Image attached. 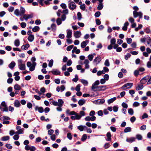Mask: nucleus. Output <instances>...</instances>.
<instances>
[{
	"label": "nucleus",
	"mask_w": 151,
	"mask_h": 151,
	"mask_svg": "<svg viewBox=\"0 0 151 151\" xmlns=\"http://www.w3.org/2000/svg\"><path fill=\"white\" fill-rule=\"evenodd\" d=\"M89 42L88 40H86L85 41H83L81 43V47L82 48H84L88 44Z\"/></svg>",
	"instance_id": "nucleus-14"
},
{
	"label": "nucleus",
	"mask_w": 151,
	"mask_h": 151,
	"mask_svg": "<svg viewBox=\"0 0 151 151\" xmlns=\"http://www.w3.org/2000/svg\"><path fill=\"white\" fill-rule=\"evenodd\" d=\"M14 106L17 107L20 106V104L19 101L18 100H15L14 102Z\"/></svg>",
	"instance_id": "nucleus-20"
},
{
	"label": "nucleus",
	"mask_w": 151,
	"mask_h": 151,
	"mask_svg": "<svg viewBox=\"0 0 151 151\" xmlns=\"http://www.w3.org/2000/svg\"><path fill=\"white\" fill-rule=\"evenodd\" d=\"M53 132L54 130H49L48 131V134L50 135H51L53 133Z\"/></svg>",
	"instance_id": "nucleus-63"
},
{
	"label": "nucleus",
	"mask_w": 151,
	"mask_h": 151,
	"mask_svg": "<svg viewBox=\"0 0 151 151\" xmlns=\"http://www.w3.org/2000/svg\"><path fill=\"white\" fill-rule=\"evenodd\" d=\"M19 12L20 14V16L24 15L25 13V10L24 9L23 7L21 6L20 7Z\"/></svg>",
	"instance_id": "nucleus-19"
},
{
	"label": "nucleus",
	"mask_w": 151,
	"mask_h": 151,
	"mask_svg": "<svg viewBox=\"0 0 151 151\" xmlns=\"http://www.w3.org/2000/svg\"><path fill=\"white\" fill-rule=\"evenodd\" d=\"M77 15L78 17V20H81L82 18V15L81 13L79 12H78L77 14Z\"/></svg>",
	"instance_id": "nucleus-43"
},
{
	"label": "nucleus",
	"mask_w": 151,
	"mask_h": 151,
	"mask_svg": "<svg viewBox=\"0 0 151 151\" xmlns=\"http://www.w3.org/2000/svg\"><path fill=\"white\" fill-rule=\"evenodd\" d=\"M89 63V62L88 60H85L84 62V63L85 64V69H88L89 68V65L88 64Z\"/></svg>",
	"instance_id": "nucleus-12"
},
{
	"label": "nucleus",
	"mask_w": 151,
	"mask_h": 151,
	"mask_svg": "<svg viewBox=\"0 0 151 151\" xmlns=\"http://www.w3.org/2000/svg\"><path fill=\"white\" fill-rule=\"evenodd\" d=\"M122 105L124 108H125L126 109H127L128 107L127 104L124 102H123L122 104Z\"/></svg>",
	"instance_id": "nucleus-50"
},
{
	"label": "nucleus",
	"mask_w": 151,
	"mask_h": 151,
	"mask_svg": "<svg viewBox=\"0 0 151 151\" xmlns=\"http://www.w3.org/2000/svg\"><path fill=\"white\" fill-rule=\"evenodd\" d=\"M96 24L98 25H100L101 24V22L99 19H97L96 20Z\"/></svg>",
	"instance_id": "nucleus-64"
},
{
	"label": "nucleus",
	"mask_w": 151,
	"mask_h": 151,
	"mask_svg": "<svg viewBox=\"0 0 151 151\" xmlns=\"http://www.w3.org/2000/svg\"><path fill=\"white\" fill-rule=\"evenodd\" d=\"M81 87V85L80 84H78L76 87L75 90L77 92H78L80 91V87Z\"/></svg>",
	"instance_id": "nucleus-47"
},
{
	"label": "nucleus",
	"mask_w": 151,
	"mask_h": 151,
	"mask_svg": "<svg viewBox=\"0 0 151 151\" xmlns=\"http://www.w3.org/2000/svg\"><path fill=\"white\" fill-rule=\"evenodd\" d=\"M28 40L30 42H32L33 41L34 39V35H32L29 36L27 38Z\"/></svg>",
	"instance_id": "nucleus-22"
},
{
	"label": "nucleus",
	"mask_w": 151,
	"mask_h": 151,
	"mask_svg": "<svg viewBox=\"0 0 151 151\" xmlns=\"http://www.w3.org/2000/svg\"><path fill=\"white\" fill-rule=\"evenodd\" d=\"M132 40L131 38H127V42L128 44H130L132 42Z\"/></svg>",
	"instance_id": "nucleus-62"
},
{
	"label": "nucleus",
	"mask_w": 151,
	"mask_h": 151,
	"mask_svg": "<svg viewBox=\"0 0 151 151\" xmlns=\"http://www.w3.org/2000/svg\"><path fill=\"white\" fill-rule=\"evenodd\" d=\"M67 137L70 140H71L72 139V135L70 133H68L67 134Z\"/></svg>",
	"instance_id": "nucleus-54"
},
{
	"label": "nucleus",
	"mask_w": 151,
	"mask_h": 151,
	"mask_svg": "<svg viewBox=\"0 0 151 151\" xmlns=\"http://www.w3.org/2000/svg\"><path fill=\"white\" fill-rule=\"evenodd\" d=\"M139 72L138 70H135L134 72V74L135 76H137L139 74Z\"/></svg>",
	"instance_id": "nucleus-56"
},
{
	"label": "nucleus",
	"mask_w": 151,
	"mask_h": 151,
	"mask_svg": "<svg viewBox=\"0 0 151 151\" xmlns=\"http://www.w3.org/2000/svg\"><path fill=\"white\" fill-rule=\"evenodd\" d=\"M51 100H52V101H51L50 103H51L54 106H58V102L57 101H56L53 100L52 99H50Z\"/></svg>",
	"instance_id": "nucleus-32"
},
{
	"label": "nucleus",
	"mask_w": 151,
	"mask_h": 151,
	"mask_svg": "<svg viewBox=\"0 0 151 151\" xmlns=\"http://www.w3.org/2000/svg\"><path fill=\"white\" fill-rule=\"evenodd\" d=\"M14 45L17 47H18L19 45L20 42L18 39H17L15 40L14 42Z\"/></svg>",
	"instance_id": "nucleus-35"
},
{
	"label": "nucleus",
	"mask_w": 151,
	"mask_h": 151,
	"mask_svg": "<svg viewBox=\"0 0 151 151\" xmlns=\"http://www.w3.org/2000/svg\"><path fill=\"white\" fill-rule=\"evenodd\" d=\"M18 67L21 70H24L25 69V66L24 64H19Z\"/></svg>",
	"instance_id": "nucleus-17"
},
{
	"label": "nucleus",
	"mask_w": 151,
	"mask_h": 151,
	"mask_svg": "<svg viewBox=\"0 0 151 151\" xmlns=\"http://www.w3.org/2000/svg\"><path fill=\"white\" fill-rule=\"evenodd\" d=\"M40 29V27L38 26H35L32 29V31L33 32H35L38 31Z\"/></svg>",
	"instance_id": "nucleus-21"
},
{
	"label": "nucleus",
	"mask_w": 151,
	"mask_h": 151,
	"mask_svg": "<svg viewBox=\"0 0 151 151\" xmlns=\"http://www.w3.org/2000/svg\"><path fill=\"white\" fill-rule=\"evenodd\" d=\"M85 103V100L84 99H80L78 102V104L80 106L83 105Z\"/></svg>",
	"instance_id": "nucleus-27"
},
{
	"label": "nucleus",
	"mask_w": 151,
	"mask_h": 151,
	"mask_svg": "<svg viewBox=\"0 0 151 151\" xmlns=\"http://www.w3.org/2000/svg\"><path fill=\"white\" fill-rule=\"evenodd\" d=\"M87 138V135L86 134H83L81 139V140L82 141H84L86 140V139Z\"/></svg>",
	"instance_id": "nucleus-33"
},
{
	"label": "nucleus",
	"mask_w": 151,
	"mask_h": 151,
	"mask_svg": "<svg viewBox=\"0 0 151 151\" xmlns=\"http://www.w3.org/2000/svg\"><path fill=\"white\" fill-rule=\"evenodd\" d=\"M68 5L69 8L72 10L75 9L76 7V5L73 1L69 3Z\"/></svg>",
	"instance_id": "nucleus-3"
},
{
	"label": "nucleus",
	"mask_w": 151,
	"mask_h": 151,
	"mask_svg": "<svg viewBox=\"0 0 151 151\" xmlns=\"http://www.w3.org/2000/svg\"><path fill=\"white\" fill-rule=\"evenodd\" d=\"M147 42L148 45L151 47V39L150 37L147 39Z\"/></svg>",
	"instance_id": "nucleus-53"
},
{
	"label": "nucleus",
	"mask_w": 151,
	"mask_h": 151,
	"mask_svg": "<svg viewBox=\"0 0 151 151\" xmlns=\"http://www.w3.org/2000/svg\"><path fill=\"white\" fill-rule=\"evenodd\" d=\"M74 115L75 116H72L71 117V119L73 120H79L81 118V116L79 114H78L77 113L76 114V115Z\"/></svg>",
	"instance_id": "nucleus-5"
},
{
	"label": "nucleus",
	"mask_w": 151,
	"mask_h": 151,
	"mask_svg": "<svg viewBox=\"0 0 151 151\" xmlns=\"http://www.w3.org/2000/svg\"><path fill=\"white\" fill-rule=\"evenodd\" d=\"M103 7V5L102 3H100L97 7L98 9L99 10H101Z\"/></svg>",
	"instance_id": "nucleus-41"
},
{
	"label": "nucleus",
	"mask_w": 151,
	"mask_h": 151,
	"mask_svg": "<svg viewBox=\"0 0 151 151\" xmlns=\"http://www.w3.org/2000/svg\"><path fill=\"white\" fill-rule=\"evenodd\" d=\"M149 78V76H145L144 78H143L140 81V83L143 85L146 83L147 82V80Z\"/></svg>",
	"instance_id": "nucleus-4"
},
{
	"label": "nucleus",
	"mask_w": 151,
	"mask_h": 151,
	"mask_svg": "<svg viewBox=\"0 0 151 151\" xmlns=\"http://www.w3.org/2000/svg\"><path fill=\"white\" fill-rule=\"evenodd\" d=\"M106 89V86H99L97 87V89H96V90L97 91H104Z\"/></svg>",
	"instance_id": "nucleus-13"
},
{
	"label": "nucleus",
	"mask_w": 151,
	"mask_h": 151,
	"mask_svg": "<svg viewBox=\"0 0 151 151\" xmlns=\"http://www.w3.org/2000/svg\"><path fill=\"white\" fill-rule=\"evenodd\" d=\"M136 138L139 140H142V136L139 134H137L136 135Z\"/></svg>",
	"instance_id": "nucleus-37"
},
{
	"label": "nucleus",
	"mask_w": 151,
	"mask_h": 151,
	"mask_svg": "<svg viewBox=\"0 0 151 151\" xmlns=\"http://www.w3.org/2000/svg\"><path fill=\"white\" fill-rule=\"evenodd\" d=\"M136 119L135 117L134 116H133L131 118L130 120L132 123H133L135 121Z\"/></svg>",
	"instance_id": "nucleus-59"
},
{
	"label": "nucleus",
	"mask_w": 151,
	"mask_h": 151,
	"mask_svg": "<svg viewBox=\"0 0 151 151\" xmlns=\"http://www.w3.org/2000/svg\"><path fill=\"white\" fill-rule=\"evenodd\" d=\"M101 60V57H97L93 60V62L96 63V64L99 63Z\"/></svg>",
	"instance_id": "nucleus-10"
},
{
	"label": "nucleus",
	"mask_w": 151,
	"mask_h": 151,
	"mask_svg": "<svg viewBox=\"0 0 151 151\" xmlns=\"http://www.w3.org/2000/svg\"><path fill=\"white\" fill-rule=\"evenodd\" d=\"M101 14V12H96L95 14V16L96 17H99Z\"/></svg>",
	"instance_id": "nucleus-55"
},
{
	"label": "nucleus",
	"mask_w": 151,
	"mask_h": 151,
	"mask_svg": "<svg viewBox=\"0 0 151 151\" xmlns=\"http://www.w3.org/2000/svg\"><path fill=\"white\" fill-rule=\"evenodd\" d=\"M116 39L114 38H113L111 39L110 42L111 44L113 45L115 44L116 43Z\"/></svg>",
	"instance_id": "nucleus-44"
},
{
	"label": "nucleus",
	"mask_w": 151,
	"mask_h": 151,
	"mask_svg": "<svg viewBox=\"0 0 151 151\" xmlns=\"http://www.w3.org/2000/svg\"><path fill=\"white\" fill-rule=\"evenodd\" d=\"M78 76L77 75H75V78H74L73 79V81L76 82L78 81Z\"/></svg>",
	"instance_id": "nucleus-45"
},
{
	"label": "nucleus",
	"mask_w": 151,
	"mask_h": 151,
	"mask_svg": "<svg viewBox=\"0 0 151 151\" xmlns=\"http://www.w3.org/2000/svg\"><path fill=\"white\" fill-rule=\"evenodd\" d=\"M53 60L51 59L49 63L48 64V66L50 67H51L53 65Z\"/></svg>",
	"instance_id": "nucleus-49"
},
{
	"label": "nucleus",
	"mask_w": 151,
	"mask_h": 151,
	"mask_svg": "<svg viewBox=\"0 0 151 151\" xmlns=\"http://www.w3.org/2000/svg\"><path fill=\"white\" fill-rule=\"evenodd\" d=\"M67 34L66 37L68 38H69L72 37V31L71 30L67 29Z\"/></svg>",
	"instance_id": "nucleus-9"
},
{
	"label": "nucleus",
	"mask_w": 151,
	"mask_h": 151,
	"mask_svg": "<svg viewBox=\"0 0 151 151\" xmlns=\"http://www.w3.org/2000/svg\"><path fill=\"white\" fill-rule=\"evenodd\" d=\"M15 65L16 63L15 62L13 61L9 64V67L11 69H12L14 68Z\"/></svg>",
	"instance_id": "nucleus-18"
},
{
	"label": "nucleus",
	"mask_w": 151,
	"mask_h": 151,
	"mask_svg": "<svg viewBox=\"0 0 151 151\" xmlns=\"http://www.w3.org/2000/svg\"><path fill=\"white\" fill-rule=\"evenodd\" d=\"M74 36L76 38H78L80 37L81 35V32L79 31H76L74 33Z\"/></svg>",
	"instance_id": "nucleus-8"
},
{
	"label": "nucleus",
	"mask_w": 151,
	"mask_h": 151,
	"mask_svg": "<svg viewBox=\"0 0 151 151\" xmlns=\"http://www.w3.org/2000/svg\"><path fill=\"white\" fill-rule=\"evenodd\" d=\"M14 14L17 16H20L19 11L18 9H16L15 10L14 12Z\"/></svg>",
	"instance_id": "nucleus-30"
},
{
	"label": "nucleus",
	"mask_w": 151,
	"mask_h": 151,
	"mask_svg": "<svg viewBox=\"0 0 151 151\" xmlns=\"http://www.w3.org/2000/svg\"><path fill=\"white\" fill-rule=\"evenodd\" d=\"M27 106L29 109L32 108V104L31 103L28 102L27 104Z\"/></svg>",
	"instance_id": "nucleus-57"
},
{
	"label": "nucleus",
	"mask_w": 151,
	"mask_h": 151,
	"mask_svg": "<svg viewBox=\"0 0 151 151\" xmlns=\"http://www.w3.org/2000/svg\"><path fill=\"white\" fill-rule=\"evenodd\" d=\"M143 85L142 84L140 85H138L136 87V89L137 90L139 91L142 89L143 88Z\"/></svg>",
	"instance_id": "nucleus-29"
},
{
	"label": "nucleus",
	"mask_w": 151,
	"mask_h": 151,
	"mask_svg": "<svg viewBox=\"0 0 151 151\" xmlns=\"http://www.w3.org/2000/svg\"><path fill=\"white\" fill-rule=\"evenodd\" d=\"M128 112L129 114L130 115H132L134 114V111L132 108H130L128 109Z\"/></svg>",
	"instance_id": "nucleus-40"
},
{
	"label": "nucleus",
	"mask_w": 151,
	"mask_h": 151,
	"mask_svg": "<svg viewBox=\"0 0 151 151\" xmlns=\"http://www.w3.org/2000/svg\"><path fill=\"white\" fill-rule=\"evenodd\" d=\"M131 55L130 53H128L125 55V59L126 60H127L129 58L131 57Z\"/></svg>",
	"instance_id": "nucleus-48"
},
{
	"label": "nucleus",
	"mask_w": 151,
	"mask_h": 151,
	"mask_svg": "<svg viewBox=\"0 0 151 151\" xmlns=\"http://www.w3.org/2000/svg\"><path fill=\"white\" fill-rule=\"evenodd\" d=\"M84 128H87L86 126L80 125L78 127V129L81 131H82L84 129Z\"/></svg>",
	"instance_id": "nucleus-31"
},
{
	"label": "nucleus",
	"mask_w": 151,
	"mask_h": 151,
	"mask_svg": "<svg viewBox=\"0 0 151 151\" xmlns=\"http://www.w3.org/2000/svg\"><path fill=\"white\" fill-rule=\"evenodd\" d=\"M73 47V45H71L68 46L66 50L68 51H70L71 49Z\"/></svg>",
	"instance_id": "nucleus-52"
},
{
	"label": "nucleus",
	"mask_w": 151,
	"mask_h": 151,
	"mask_svg": "<svg viewBox=\"0 0 151 151\" xmlns=\"http://www.w3.org/2000/svg\"><path fill=\"white\" fill-rule=\"evenodd\" d=\"M99 81L97 80L95 81L94 83L93 84L92 87L91 89L94 91H96V89H97V87H98V86L99 84Z\"/></svg>",
	"instance_id": "nucleus-2"
},
{
	"label": "nucleus",
	"mask_w": 151,
	"mask_h": 151,
	"mask_svg": "<svg viewBox=\"0 0 151 151\" xmlns=\"http://www.w3.org/2000/svg\"><path fill=\"white\" fill-rule=\"evenodd\" d=\"M56 25L55 24H52L51 25V28L52 31H55L56 29Z\"/></svg>",
	"instance_id": "nucleus-36"
},
{
	"label": "nucleus",
	"mask_w": 151,
	"mask_h": 151,
	"mask_svg": "<svg viewBox=\"0 0 151 151\" xmlns=\"http://www.w3.org/2000/svg\"><path fill=\"white\" fill-rule=\"evenodd\" d=\"M116 97H114L108 100V103L109 104L113 102L114 101H115L116 99Z\"/></svg>",
	"instance_id": "nucleus-24"
},
{
	"label": "nucleus",
	"mask_w": 151,
	"mask_h": 151,
	"mask_svg": "<svg viewBox=\"0 0 151 151\" xmlns=\"http://www.w3.org/2000/svg\"><path fill=\"white\" fill-rule=\"evenodd\" d=\"M118 109V107L117 106H114L113 107V110L115 112L117 111Z\"/></svg>",
	"instance_id": "nucleus-58"
},
{
	"label": "nucleus",
	"mask_w": 151,
	"mask_h": 151,
	"mask_svg": "<svg viewBox=\"0 0 151 151\" xmlns=\"http://www.w3.org/2000/svg\"><path fill=\"white\" fill-rule=\"evenodd\" d=\"M80 8L82 10H85L86 9L85 5V4H83L81 5L80 6Z\"/></svg>",
	"instance_id": "nucleus-46"
},
{
	"label": "nucleus",
	"mask_w": 151,
	"mask_h": 151,
	"mask_svg": "<svg viewBox=\"0 0 151 151\" xmlns=\"http://www.w3.org/2000/svg\"><path fill=\"white\" fill-rule=\"evenodd\" d=\"M9 136H5L2 137L1 140L2 141H6L8 140L9 139Z\"/></svg>",
	"instance_id": "nucleus-28"
},
{
	"label": "nucleus",
	"mask_w": 151,
	"mask_h": 151,
	"mask_svg": "<svg viewBox=\"0 0 151 151\" xmlns=\"http://www.w3.org/2000/svg\"><path fill=\"white\" fill-rule=\"evenodd\" d=\"M60 6L63 9H66L67 7L66 5L64 3H62L60 4Z\"/></svg>",
	"instance_id": "nucleus-61"
},
{
	"label": "nucleus",
	"mask_w": 151,
	"mask_h": 151,
	"mask_svg": "<svg viewBox=\"0 0 151 151\" xmlns=\"http://www.w3.org/2000/svg\"><path fill=\"white\" fill-rule=\"evenodd\" d=\"M51 72L52 74L54 75H60V72L58 69H53Z\"/></svg>",
	"instance_id": "nucleus-7"
},
{
	"label": "nucleus",
	"mask_w": 151,
	"mask_h": 151,
	"mask_svg": "<svg viewBox=\"0 0 151 151\" xmlns=\"http://www.w3.org/2000/svg\"><path fill=\"white\" fill-rule=\"evenodd\" d=\"M141 12H137L136 11H134L133 12V15L134 18H136L138 17L140 14L141 13Z\"/></svg>",
	"instance_id": "nucleus-16"
},
{
	"label": "nucleus",
	"mask_w": 151,
	"mask_h": 151,
	"mask_svg": "<svg viewBox=\"0 0 151 151\" xmlns=\"http://www.w3.org/2000/svg\"><path fill=\"white\" fill-rule=\"evenodd\" d=\"M35 110L37 111L38 110L39 112L40 113H42L44 111L43 108L42 107H38L36 106L35 108Z\"/></svg>",
	"instance_id": "nucleus-15"
},
{
	"label": "nucleus",
	"mask_w": 151,
	"mask_h": 151,
	"mask_svg": "<svg viewBox=\"0 0 151 151\" xmlns=\"http://www.w3.org/2000/svg\"><path fill=\"white\" fill-rule=\"evenodd\" d=\"M105 101L104 99H101L96 101V104H101L104 103Z\"/></svg>",
	"instance_id": "nucleus-11"
},
{
	"label": "nucleus",
	"mask_w": 151,
	"mask_h": 151,
	"mask_svg": "<svg viewBox=\"0 0 151 151\" xmlns=\"http://www.w3.org/2000/svg\"><path fill=\"white\" fill-rule=\"evenodd\" d=\"M131 128L130 127H127L124 130V132L125 133H127L129 132H130L131 131Z\"/></svg>",
	"instance_id": "nucleus-34"
},
{
	"label": "nucleus",
	"mask_w": 151,
	"mask_h": 151,
	"mask_svg": "<svg viewBox=\"0 0 151 151\" xmlns=\"http://www.w3.org/2000/svg\"><path fill=\"white\" fill-rule=\"evenodd\" d=\"M58 106H62L63 105L64 103V102L62 99H59L58 100Z\"/></svg>",
	"instance_id": "nucleus-25"
},
{
	"label": "nucleus",
	"mask_w": 151,
	"mask_h": 151,
	"mask_svg": "<svg viewBox=\"0 0 151 151\" xmlns=\"http://www.w3.org/2000/svg\"><path fill=\"white\" fill-rule=\"evenodd\" d=\"M93 58V55L92 54L89 55L88 56V59L90 61L92 60Z\"/></svg>",
	"instance_id": "nucleus-42"
},
{
	"label": "nucleus",
	"mask_w": 151,
	"mask_h": 151,
	"mask_svg": "<svg viewBox=\"0 0 151 151\" xmlns=\"http://www.w3.org/2000/svg\"><path fill=\"white\" fill-rule=\"evenodd\" d=\"M29 46V44H27L22 46L21 47V49L23 50H26L27 49Z\"/></svg>",
	"instance_id": "nucleus-23"
},
{
	"label": "nucleus",
	"mask_w": 151,
	"mask_h": 151,
	"mask_svg": "<svg viewBox=\"0 0 151 151\" xmlns=\"http://www.w3.org/2000/svg\"><path fill=\"white\" fill-rule=\"evenodd\" d=\"M110 144L108 143H106L104 145V147L105 149L108 148L110 146Z\"/></svg>",
	"instance_id": "nucleus-60"
},
{
	"label": "nucleus",
	"mask_w": 151,
	"mask_h": 151,
	"mask_svg": "<svg viewBox=\"0 0 151 151\" xmlns=\"http://www.w3.org/2000/svg\"><path fill=\"white\" fill-rule=\"evenodd\" d=\"M56 23L58 25H60L62 23V20L60 18H58L56 20Z\"/></svg>",
	"instance_id": "nucleus-39"
},
{
	"label": "nucleus",
	"mask_w": 151,
	"mask_h": 151,
	"mask_svg": "<svg viewBox=\"0 0 151 151\" xmlns=\"http://www.w3.org/2000/svg\"><path fill=\"white\" fill-rule=\"evenodd\" d=\"M81 82L84 86H87L88 84V82L85 80L82 79Z\"/></svg>",
	"instance_id": "nucleus-38"
},
{
	"label": "nucleus",
	"mask_w": 151,
	"mask_h": 151,
	"mask_svg": "<svg viewBox=\"0 0 151 151\" xmlns=\"http://www.w3.org/2000/svg\"><path fill=\"white\" fill-rule=\"evenodd\" d=\"M14 89L16 90L19 91L21 89V86L18 84H16L14 87Z\"/></svg>",
	"instance_id": "nucleus-26"
},
{
	"label": "nucleus",
	"mask_w": 151,
	"mask_h": 151,
	"mask_svg": "<svg viewBox=\"0 0 151 151\" xmlns=\"http://www.w3.org/2000/svg\"><path fill=\"white\" fill-rule=\"evenodd\" d=\"M104 65L105 66H109L110 65V64L108 59H106Z\"/></svg>",
	"instance_id": "nucleus-51"
},
{
	"label": "nucleus",
	"mask_w": 151,
	"mask_h": 151,
	"mask_svg": "<svg viewBox=\"0 0 151 151\" xmlns=\"http://www.w3.org/2000/svg\"><path fill=\"white\" fill-rule=\"evenodd\" d=\"M133 85L132 83H127L122 86L121 88L123 90H126L127 89L131 88Z\"/></svg>",
	"instance_id": "nucleus-1"
},
{
	"label": "nucleus",
	"mask_w": 151,
	"mask_h": 151,
	"mask_svg": "<svg viewBox=\"0 0 151 151\" xmlns=\"http://www.w3.org/2000/svg\"><path fill=\"white\" fill-rule=\"evenodd\" d=\"M135 139L136 138L134 137L127 138L126 139V141L129 143H132L133 142H134Z\"/></svg>",
	"instance_id": "nucleus-6"
}]
</instances>
